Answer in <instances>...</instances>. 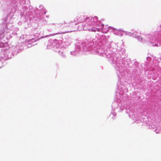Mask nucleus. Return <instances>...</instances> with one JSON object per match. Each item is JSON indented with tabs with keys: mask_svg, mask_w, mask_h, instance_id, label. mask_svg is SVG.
<instances>
[{
	"mask_svg": "<svg viewBox=\"0 0 161 161\" xmlns=\"http://www.w3.org/2000/svg\"><path fill=\"white\" fill-rule=\"evenodd\" d=\"M5 43H4L3 42H1L0 43V47H5Z\"/></svg>",
	"mask_w": 161,
	"mask_h": 161,
	"instance_id": "nucleus-1",
	"label": "nucleus"
},
{
	"mask_svg": "<svg viewBox=\"0 0 161 161\" xmlns=\"http://www.w3.org/2000/svg\"><path fill=\"white\" fill-rule=\"evenodd\" d=\"M93 19L95 20V22H96L97 21V20L98 18L97 16H95L94 17Z\"/></svg>",
	"mask_w": 161,
	"mask_h": 161,
	"instance_id": "nucleus-2",
	"label": "nucleus"
}]
</instances>
